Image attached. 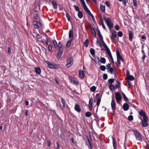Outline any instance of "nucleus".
Masks as SVG:
<instances>
[{"instance_id":"61","label":"nucleus","mask_w":149,"mask_h":149,"mask_svg":"<svg viewBox=\"0 0 149 149\" xmlns=\"http://www.w3.org/2000/svg\"><path fill=\"white\" fill-rule=\"evenodd\" d=\"M8 53L9 54H10L11 53L10 47H8Z\"/></svg>"},{"instance_id":"13","label":"nucleus","mask_w":149,"mask_h":149,"mask_svg":"<svg viewBox=\"0 0 149 149\" xmlns=\"http://www.w3.org/2000/svg\"><path fill=\"white\" fill-rule=\"evenodd\" d=\"M128 32L129 36V39L130 41H132V39L133 37L132 32L130 30H128Z\"/></svg>"},{"instance_id":"18","label":"nucleus","mask_w":149,"mask_h":149,"mask_svg":"<svg viewBox=\"0 0 149 149\" xmlns=\"http://www.w3.org/2000/svg\"><path fill=\"white\" fill-rule=\"evenodd\" d=\"M83 8L84 10L88 14L91 12L90 10L88 9L87 8V6H86V3L83 5Z\"/></svg>"},{"instance_id":"25","label":"nucleus","mask_w":149,"mask_h":149,"mask_svg":"<svg viewBox=\"0 0 149 149\" xmlns=\"http://www.w3.org/2000/svg\"><path fill=\"white\" fill-rule=\"evenodd\" d=\"M90 53L92 56H94L95 55V50L92 48H91L90 49Z\"/></svg>"},{"instance_id":"52","label":"nucleus","mask_w":149,"mask_h":149,"mask_svg":"<svg viewBox=\"0 0 149 149\" xmlns=\"http://www.w3.org/2000/svg\"><path fill=\"white\" fill-rule=\"evenodd\" d=\"M96 30H97V33H98V36H99L102 35L99 29L98 28V27H97V29Z\"/></svg>"},{"instance_id":"44","label":"nucleus","mask_w":149,"mask_h":149,"mask_svg":"<svg viewBox=\"0 0 149 149\" xmlns=\"http://www.w3.org/2000/svg\"><path fill=\"white\" fill-rule=\"evenodd\" d=\"M106 49H107V54L108 56H109L110 55H111V52L108 47L107 48H106Z\"/></svg>"},{"instance_id":"24","label":"nucleus","mask_w":149,"mask_h":149,"mask_svg":"<svg viewBox=\"0 0 149 149\" xmlns=\"http://www.w3.org/2000/svg\"><path fill=\"white\" fill-rule=\"evenodd\" d=\"M122 95H123V97L124 98V101L126 102H129V99L126 97V95L125 94V93H122Z\"/></svg>"},{"instance_id":"43","label":"nucleus","mask_w":149,"mask_h":149,"mask_svg":"<svg viewBox=\"0 0 149 149\" xmlns=\"http://www.w3.org/2000/svg\"><path fill=\"white\" fill-rule=\"evenodd\" d=\"M106 49H107V54L108 56H109L110 55H111V52L108 47L107 48H106Z\"/></svg>"},{"instance_id":"35","label":"nucleus","mask_w":149,"mask_h":149,"mask_svg":"<svg viewBox=\"0 0 149 149\" xmlns=\"http://www.w3.org/2000/svg\"><path fill=\"white\" fill-rule=\"evenodd\" d=\"M89 15L91 17L92 19L93 20V21L94 23H95L96 21H95L94 17L93 15L91 13V12H90L89 13H88Z\"/></svg>"},{"instance_id":"4","label":"nucleus","mask_w":149,"mask_h":149,"mask_svg":"<svg viewBox=\"0 0 149 149\" xmlns=\"http://www.w3.org/2000/svg\"><path fill=\"white\" fill-rule=\"evenodd\" d=\"M133 132L136 140L142 142V139L140 133L137 130H133Z\"/></svg>"},{"instance_id":"6","label":"nucleus","mask_w":149,"mask_h":149,"mask_svg":"<svg viewBox=\"0 0 149 149\" xmlns=\"http://www.w3.org/2000/svg\"><path fill=\"white\" fill-rule=\"evenodd\" d=\"M115 97L117 102H120L121 100V96L120 94L118 92H116Z\"/></svg>"},{"instance_id":"29","label":"nucleus","mask_w":149,"mask_h":149,"mask_svg":"<svg viewBox=\"0 0 149 149\" xmlns=\"http://www.w3.org/2000/svg\"><path fill=\"white\" fill-rule=\"evenodd\" d=\"M148 119L147 115L143 116V121H148Z\"/></svg>"},{"instance_id":"56","label":"nucleus","mask_w":149,"mask_h":149,"mask_svg":"<svg viewBox=\"0 0 149 149\" xmlns=\"http://www.w3.org/2000/svg\"><path fill=\"white\" fill-rule=\"evenodd\" d=\"M96 44L97 45H98L100 47L102 46V43L100 42L98 40H97L96 41Z\"/></svg>"},{"instance_id":"2","label":"nucleus","mask_w":149,"mask_h":149,"mask_svg":"<svg viewBox=\"0 0 149 149\" xmlns=\"http://www.w3.org/2000/svg\"><path fill=\"white\" fill-rule=\"evenodd\" d=\"M103 18L108 27L110 31H111V29L113 27V24L112 22L111 19L109 17L106 18L104 17H103Z\"/></svg>"},{"instance_id":"36","label":"nucleus","mask_w":149,"mask_h":149,"mask_svg":"<svg viewBox=\"0 0 149 149\" xmlns=\"http://www.w3.org/2000/svg\"><path fill=\"white\" fill-rule=\"evenodd\" d=\"M33 17L35 19H40L39 17L38 16V15L37 14H34L33 15Z\"/></svg>"},{"instance_id":"39","label":"nucleus","mask_w":149,"mask_h":149,"mask_svg":"<svg viewBox=\"0 0 149 149\" xmlns=\"http://www.w3.org/2000/svg\"><path fill=\"white\" fill-rule=\"evenodd\" d=\"M96 89V87L95 86H93L90 88V90L92 92L95 91Z\"/></svg>"},{"instance_id":"30","label":"nucleus","mask_w":149,"mask_h":149,"mask_svg":"<svg viewBox=\"0 0 149 149\" xmlns=\"http://www.w3.org/2000/svg\"><path fill=\"white\" fill-rule=\"evenodd\" d=\"M111 107L112 109L114 110L116 108L115 103H111Z\"/></svg>"},{"instance_id":"22","label":"nucleus","mask_w":149,"mask_h":149,"mask_svg":"<svg viewBox=\"0 0 149 149\" xmlns=\"http://www.w3.org/2000/svg\"><path fill=\"white\" fill-rule=\"evenodd\" d=\"M100 8L102 13H104L105 12V6L102 5L101 4L100 6Z\"/></svg>"},{"instance_id":"49","label":"nucleus","mask_w":149,"mask_h":149,"mask_svg":"<svg viewBox=\"0 0 149 149\" xmlns=\"http://www.w3.org/2000/svg\"><path fill=\"white\" fill-rule=\"evenodd\" d=\"M107 75L106 74H104L103 75V79L104 80H106L107 78Z\"/></svg>"},{"instance_id":"60","label":"nucleus","mask_w":149,"mask_h":149,"mask_svg":"<svg viewBox=\"0 0 149 149\" xmlns=\"http://www.w3.org/2000/svg\"><path fill=\"white\" fill-rule=\"evenodd\" d=\"M106 67H107V69L108 70H109L110 68L111 67V66L110 64V63L108 64L107 65Z\"/></svg>"},{"instance_id":"21","label":"nucleus","mask_w":149,"mask_h":149,"mask_svg":"<svg viewBox=\"0 0 149 149\" xmlns=\"http://www.w3.org/2000/svg\"><path fill=\"white\" fill-rule=\"evenodd\" d=\"M109 87L110 90L112 91L114 90V86L113 84H109Z\"/></svg>"},{"instance_id":"45","label":"nucleus","mask_w":149,"mask_h":149,"mask_svg":"<svg viewBox=\"0 0 149 149\" xmlns=\"http://www.w3.org/2000/svg\"><path fill=\"white\" fill-rule=\"evenodd\" d=\"M120 60H121L120 59H117V62L118 63L117 65L118 67H120L121 65Z\"/></svg>"},{"instance_id":"51","label":"nucleus","mask_w":149,"mask_h":149,"mask_svg":"<svg viewBox=\"0 0 149 149\" xmlns=\"http://www.w3.org/2000/svg\"><path fill=\"white\" fill-rule=\"evenodd\" d=\"M57 47L59 49H63L62 48V45L60 42H59L58 43Z\"/></svg>"},{"instance_id":"11","label":"nucleus","mask_w":149,"mask_h":149,"mask_svg":"<svg viewBox=\"0 0 149 149\" xmlns=\"http://www.w3.org/2000/svg\"><path fill=\"white\" fill-rule=\"evenodd\" d=\"M74 109L76 111L79 113L80 112L81 110L80 106L78 104H76L75 105Z\"/></svg>"},{"instance_id":"48","label":"nucleus","mask_w":149,"mask_h":149,"mask_svg":"<svg viewBox=\"0 0 149 149\" xmlns=\"http://www.w3.org/2000/svg\"><path fill=\"white\" fill-rule=\"evenodd\" d=\"M113 143L114 148H115L116 146V143L115 141L113 138Z\"/></svg>"},{"instance_id":"55","label":"nucleus","mask_w":149,"mask_h":149,"mask_svg":"<svg viewBox=\"0 0 149 149\" xmlns=\"http://www.w3.org/2000/svg\"><path fill=\"white\" fill-rule=\"evenodd\" d=\"M88 106L90 110L91 111L93 107V103H89Z\"/></svg>"},{"instance_id":"32","label":"nucleus","mask_w":149,"mask_h":149,"mask_svg":"<svg viewBox=\"0 0 149 149\" xmlns=\"http://www.w3.org/2000/svg\"><path fill=\"white\" fill-rule=\"evenodd\" d=\"M85 116L87 117H89L91 116V114L90 112L87 111L86 113Z\"/></svg>"},{"instance_id":"17","label":"nucleus","mask_w":149,"mask_h":149,"mask_svg":"<svg viewBox=\"0 0 149 149\" xmlns=\"http://www.w3.org/2000/svg\"><path fill=\"white\" fill-rule=\"evenodd\" d=\"M93 57H94V61L96 63H98L100 62V60L99 57L95 55L93 56Z\"/></svg>"},{"instance_id":"53","label":"nucleus","mask_w":149,"mask_h":149,"mask_svg":"<svg viewBox=\"0 0 149 149\" xmlns=\"http://www.w3.org/2000/svg\"><path fill=\"white\" fill-rule=\"evenodd\" d=\"M114 28L116 30H119V27L118 25L117 24L115 26Z\"/></svg>"},{"instance_id":"26","label":"nucleus","mask_w":149,"mask_h":149,"mask_svg":"<svg viewBox=\"0 0 149 149\" xmlns=\"http://www.w3.org/2000/svg\"><path fill=\"white\" fill-rule=\"evenodd\" d=\"M117 83V84H116L115 86H114V88L115 89H117V88H119L120 87V84H119V82L117 81L116 80Z\"/></svg>"},{"instance_id":"10","label":"nucleus","mask_w":149,"mask_h":149,"mask_svg":"<svg viewBox=\"0 0 149 149\" xmlns=\"http://www.w3.org/2000/svg\"><path fill=\"white\" fill-rule=\"evenodd\" d=\"M116 53L117 59H120L121 61L123 62L124 61V59L120 54L119 52L118 51H117L116 52Z\"/></svg>"},{"instance_id":"46","label":"nucleus","mask_w":149,"mask_h":149,"mask_svg":"<svg viewBox=\"0 0 149 149\" xmlns=\"http://www.w3.org/2000/svg\"><path fill=\"white\" fill-rule=\"evenodd\" d=\"M53 42L55 47L56 48L57 47L58 45L56 41L55 40H54L53 41Z\"/></svg>"},{"instance_id":"9","label":"nucleus","mask_w":149,"mask_h":149,"mask_svg":"<svg viewBox=\"0 0 149 149\" xmlns=\"http://www.w3.org/2000/svg\"><path fill=\"white\" fill-rule=\"evenodd\" d=\"M33 23V25L36 26V28H39L42 26L41 23L38 21H34Z\"/></svg>"},{"instance_id":"37","label":"nucleus","mask_w":149,"mask_h":149,"mask_svg":"<svg viewBox=\"0 0 149 149\" xmlns=\"http://www.w3.org/2000/svg\"><path fill=\"white\" fill-rule=\"evenodd\" d=\"M88 43H89V40L88 39H87L85 41L84 43V45L86 47H87Z\"/></svg>"},{"instance_id":"38","label":"nucleus","mask_w":149,"mask_h":149,"mask_svg":"<svg viewBox=\"0 0 149 149\" xmlns=\"http://www.w3.org/2000/svg\"><path fill=\"white\" fill-rule=\"evenodd\" d=\"M100 68L101 70L104 71L105 70L106 68L105 66L102 65L100 66Z\"/></svg>"},{"instance_id":"12","label":"nucleus","mask_w":149,"mask_h":149,"mask_svg":"<svg viewBox=\"0 0 149 149\" xmlns=\"http://www.w3.org/2000/svg\"><path fill=\"white\" fill-rule=\"evenodd\" d=\"M34 69L35 70V71L36 74H40L41 72V70L40 68L39 67H36L34 68Z\"/></svg>"},{"instance_id":"7","label":"nucleus","mask_w":149,"mask_h":149,"mask_svg":"<svg viewBox=\"0 0 149 149\" xmlns=\"http://www.w3.org/2000/svg\"><path fill=\"white\" fill-rule=\"evenodd\" d=\"M101 100V96L99 94H97L94 99V102H100Z\"/></svg>"},{"instance_id":"41","label":"nucleus","mask_w":149,"mask_h":149,"mask_svg":"<svg viewBox=\"0 0 149 149\" xmlns=\"http://www.w3.org/2000/svg\"><path fill=\"white\" fill-rule=\"evenodd\" d=\"M112 35L113 36V37L115 38H116L117 37V35L116 33V32L114 31L113 30L112 32Z\"/></svg>"},{"instance_id":"42","label":"nucleus","mask_w":149,"mask_h":149,"mask_svg":"<svg viewBox=\"0 0 149 149\" xmlns=\"http://www.w3.org/2000/svg\"><path fill=\"white\" fill-rule=\"evenodd\" d=\"M106 49H107V54L108 56H109L110 55H111V52L108 47L107 48H106Z\"/></svg>"},{"instance_id":"59","label":"nucleus","mask_w":149,"mask_h":149,"mask_svg":"<svg viewBox=\"0 0 149 149\" xmlns=\"http://www.w3.org/2000/svg\"><path fill=\"white\" fill-rule=\"evenodd\" d=\"M52 49V45H49L48 46V50L49 51H51Z\"/></svg>"},{"instance_id":"63","label":"nucleus","mask_w":149,"mask_h":149,"mask_svg":"<svg viewBox=\"0 0 149 149\" xmlns=\"http://www.w3.org/2000/svg\"><path fill=\"white\" fill-rule=\"evenodd\" d=\"M99 37L100 38V40L102 42H103V41H104L103 40V37L102 36V35L99 36Z\"/></svg>"},{"instance_id":"16","label":"nucleus","mask_w":149,"mask_h":149,"mask_svg":"<svg viewBox=\"0 0 149 149\" xmlns=\"http://www.w3.org/2000/svg\"><path fill=\"white\" fill-rule=\"evenodd\" d=\"M63 51V49H59L58 52L57 56L58 58H60L62 55Z\"/></svg>"},{"instance_id":"1","label":"nucleus","mask_w":149,"mask_h":149,"mask_svg":"<svg viewBox=\"0 0 149 149\" xmlns=\"http://www.w3.org/2000/svg\"><path fill=\"white\" fill-rule=\"evenodd\" d=\"M45 62L48 66L49 68L52 69H57L60 68L59 64H57L50 62L49 61H46Z\"/></svg>"},{"instance_id":"15","label":"nucleus","mask_w":149,"mask_h":149,"mask_svg":"<svg viewBox=\"0 0 149 149\" xmlns=\"http://www.w3.org/2000/svg\"><path fill=\"white\" fill-rule=\"evenodd\" d=\"M138 113L142 116H143L146 115V113L143 110L141 109L139 111Z\"/></svg>"},{"instance_id":"58","label":"nucleus","mask_w":149,"mask_h":149,"mask_svg":"<svg viewBox=\"0 0 149 149\" xmlns=\"http://www.w3.org/2000/svg\"><path fill=\"white\" fill-rule=\"evenodd\" d=\"M105 3L106 4V6L107 7H110V4L109 1L105 2Z\"/></svg>"},{"instance_id":"19","label":"nucleus","mask_w":149,"mask_h":149,"mask_svg":"<svg viewBox=\"0 0 149 149\" xmlns=\"http://www.w3.org/2000/svg\"><path fill=\"white\" fill-rule=\"evenodd\" d=\"M79 74L81 78L83 79L84 78L85 75V73L84 72V71L81 70L79 71Z\"/></svg>"},{"instance_id":"14","label":"nucleus","mask_w":149,"mask_h":149,"mask_svg":"<svg viewBox=\"0 0 149 149\" xmlns=\"http://www.w3.org/2000/svg\"><path fill=\"white\" fill-rule=\"evenodd\" d=\"M123 108L124 111H127L129 109V106L127 103H124L123 105Z\"/></svg>"},{"instance_id":"33","label":"nucleus","mask_w":149,"mask_h":149,"mask_svg":"<svg viewBox=\"0 0 149 149\" xmlns=\"http://www.w3.org/2000/svg\"><path fill=\"white\" fill-rule=\"evenodd\" d=\"M114 79H110L108 80V82L109 84H112V83L114 82Z\"/></svg>"},{"instance_id":"5","label":"nucleus","mask_w":149,"mask_h":149,"mask_svg":"<svg viewBox=\"0 0 149 149\" xmlns=\"http://www.w3.org/2000/svg\"><path fill=\"white\" fill-rule=\"evenodd\" d=\"M73 58L72 57H69L67 58L66 65L68 67H70L73 64Z\"/></svg>"},{"instance_id":"40","label":"nucleus","mask_w":149,"mask_h":149,"mask_svg":"<svg viewBox=\"0 0 149 149\" xmlns=\"http://www.w3.org/2000/svg\"><path fill=\"white\" fill-rule=\"evenodd\" d=\"M73 7L75 9V10L77 12H79L80 11V9L78 6L77 5H74Z\"/></svg>"},{"instance_id":"50","label":"nucleus","mask_w":149,"mask_h":149,"mask_svg":"<svg viewBox=\"0 0 149 149\" xmlns=\"http://www.w3.org/2000/svg\"><path fill=\"white\" fill-rule=\"evenodd\" d=\"M123 35V33L122 31H119L118 33V36L119 37H121Z\"/></svg>"},{"instance_id":"23","label":"nucleus","mask_w":149,"mask_h":149,"mask_svg":"<svg viewBox=\"0 0 149 149\" xmlns=\"http://www.w3.org/2000/svg\"><path fill=\"white\" fill-rule=\"evenodd\" d=\"M148 121H143L142 122V126L144 127H147L148 125Z\"/></svg>"},{"instance_id":"64","label":"nucleus","mask_w":149,"mask_h":149,"mask_svg":"<svg viewBox=\"0 0 149 149\" xmlns=\"http://www.w3.org/2000/svg\"><path fill=\"white\" fill-rule=\"evenodd\" d=\"M56 149H60V145L58 143V142H57L56 143Z\"/></svg>"},{"instance_id":"8","label":"nucleus","mask_w":149,"mask_h":149,"mask_svg":"<svg viewBox=\"0 0 149 149\" xmlns=\"http://www.w3.org/2000/svg\"><path fill=\"white\" fill-rule=\"evenodd\" d=\"M69 79L70 81L73 84H75L77 85L78 83L77 81H76V79L71 76L69 77Z\"/></svg>"},{"instance_id":"3","label":"nucleus","mask_w":149,"mask_h":149,"mask_svg":"<svg viewBox=\"0 0 149 149\" xmlns=\"http://www.w3.org/2000/svg\"><path fill=\"white\" fill-rule=\"evenodd\" d=\"M73 31L72 30H70L69 33V37L70 39V40H69L66 44V46L69 47L71 45V42L72 40L73 39Z\"/></svg>"},{"instance_id":"57","label":"nucleus","mask_w":149,"mask_h":149,"mask_svg":"<svg viewBox=\"0 0 149 149\" xmlns=\"http://www.w3.org/2000/svg\"><path fill=\"white\" fill-rule=\"evenodd\" d=\"M66 17L68 20L69 21H70V20L69 14L68 13H66Z\"/></svg>"},{"instance_id":"28","label":"nucleus","mask_w":149,"mask_h":149,"mask_svg":"<svg viewBox=\"0 0 149 149\" xmlns=\"http://www.w3.org/2000/svg\"><path fill=\"white\" fill-rule=\"evenodd\" d=\"M127 78L130 81H133L134 79V77L132 75H130L127 77Z\"/></svg>"},{"instance_id":"47","label":"nucleus","mask_w":149,"mask_h":149,"mask_svg":"<svg viewBox=\"0 0 149 149\" xmlns=\"http://www.w3.org/2000/svg\"><path fill=\"white\" fill-rule=\"evenodd\" d=\"M128 119L130 121H132L133 119V117L132 115H130L128 117Z\"/></svg>"},{"instance_id":"34","label":"nucleus","mask_w":149,"mask_h":149,"mask_svg":"<svg viewBox=\"0 0 149 149\" xmlns=\"http://www.w3.org/2000/svg\"><path fill=\"white\" fill-rule=\"evenodd\" d=\"M113 68L111 67L108 70V72H109L111 74H112L113 73Z\"/></svg>"},{"instance_id":"62","label":"nucleus","mask_w":149,"mask_h":149,"mask_svg":"<svg viewBox=\"0 0 149 149\" xmlns=\"http://www.w3.org/2000/svg\"><path fill=\"white\" fill-rule=\"evenodd\" d=\"M109 58H110L111 60V61H112V62L113 63H114V60H113V58L112 57V55H110L109 56Z\"/></svg>"},{"instance_id":"27","label":"nucleus","mask_w":149,"mask_h":149,"mask_svg":"<svg viewBox=\"0 0 149 149\" xmlns=\"http://www.w3.org/2000/svg\"><path fill=\"white\" fill-rule=\"evenodd\" d=\"M78 16L80 18H82L83 17V14L81 11H79L77 14Z\"/></svg>"},{"instance_id":"54","label":"nucleus","mask_w":149,"mask_h":149,"mask_svg":"<svg viewBox=\"0 0 149 149\" xmlns=\"http://www.w3.org/2000/svg\"><path fill=\"white\" fill-rule=\"evenodd\" d=\"M133 3L134 6L135 7H137V4L136 0H133Z\"/></svg>"},{"instance_id":"31","label":"nucleus","mask_w":149,"mask_h":149,"mask_svg":"<svg viewBox=\"0 0 149 149\" xmlns=\"http://www.w3.org/2000/svg\"><path fill=\"white\" fill-rule=\"evenodd\" d=\"M100 61L102 63L104 64L106 61V59L104 57H101Z\"/></svg>"},{"instance_id":"20","label":"nucleus","mask_w":149,"mask_h":149,"mask_svg":"<svg viewBox=\"0 0 149 149\" xmlns=\"http://www.w3.org/2000/svg\"><path fill=\"white\" fill-rule=\"evenodd\" d=\"M52 3L53 4V7L54 9H56L57 8V3L56 2L54 1H52Z\"/></svg>"}]
</instances>
